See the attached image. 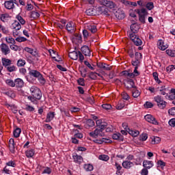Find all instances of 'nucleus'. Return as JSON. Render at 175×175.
Instances as JSON below:
<instances>
[{
	"label": "nucleus",
	"mask_w": 175,
	"mask_h": 175,
	"mask_svg": "<svg viewBox=\"0 0 175 175\" xmlns=\"http://www.w3.org/2000/svg\"><path fill=\"white\" fill-rule=\"evenodd\" d=\"M68 57H70L71 58V59L76 61L79 58V52H77V51L70 52L68 54Z\"/></svg>",
	"instance_id": "obj_28"
},
{
	"label": "nucleus",
	"mask_w": 175,
	"mask_h": 175,
	"mask_svg": "<svg viewBox=\"0 0 175 175\" xmlns=\"http://www.w3.org/2000/svg\"><path fill=\"white\" fill-rule=\"evenodd\" d=\"M148 139V135L146 133H143L139 136L140 142H146Z\"/></svg>",
	"instance_id": "obj_46"
},
{
	"label": "nucleus",
	"mask_w": 175,
	"mask_h": 175,
	"mask_svg": "<svg viewBox=\"0 0 175 175\" xmlns=\"http://www.w3.org/2000/svg\"><path fill=\"white\" fill-rule=\"evenodd\" d=\"M5 83L7 85H9V87H14V81L12 79H6Z\"/></svg>",
	"instance_id": "obj_62"
},
{
	"label": "nucleus",
	"mask_w": 175,
	"mask_h": 175,
	"mask_svg": "<svg viewBox=\"0 0 175 175\" xmlns=\"http://www.w3.org/2000/svg\"><path fill=\"white\" fill-rule=\"evenodd\" d=\"M132 94L133 98H139L140 96V92L136 88L132 90Z\"/></svg>",
	"instance_id": "obj_43"
},
{
	"label": "nucleus",
	"mask_w": 175,
	"mask_h": 175,
	"mask_svg": "<svg viewBox=\"0 0 175 175\" xmlns=\"http://www.w3.org/2000/svg\"><path fill=\"white\" fill-rule=\"evenodd\" d=\"M154 100L157 103V106L159 109H163L165 107H166V105H167V103L162 98V96H156L154 97Z\"/></svg>",
	"instance_id": "obj_4"
},
{
	"label": "nucleus",
	"mask_w": 175,
	"mask_h": 175,
	"mask_svg": "<svg viewBox=\"0 0 175 175\" xmlns=\"http://www.w3.org/2000/svg\"><path fill=\"white\" fill-rule=\"evenodd\" d=\"M6 94L10 96V98H16V93L13 90H8Z\"/></svg>",
	"instance_id": "obj_60"
},
{
	"label": "nucleus",
	"mask_w": 175,
	"mask_h": 175,
	"mask_svg": "<svg viewBox=\"0 0 175 175\" xmlns=\"http://www.w3.org/2000/svg\"><path fill=\"white\" fill-rule=\"evenodd\" d=\"M0 31H1L2 33H4V35H10V33L9 29L5 26H2V27L0 29Z\"/></svg>",
	"instance_id": "obj_50"
},
{
	"label": "nucleus",
	"mask_w": 175,
	"mask_h": 175,
	"mask_svg": "<svg viewBox=\"0 0 175 175\" xmlns=\"http://www.w3.org/2000/svg\"><path fill=\"white\" fill-rule=\"evenodd\" d=\"M10 18V16L9 14H1L0 15V19L3 23H6Z\"/></svg>",
	"instance_id": "obj_34"
},
{
	"label": "nucleus",
	"mask_w": 175,
	"mask_h": 175,
	"mask_svg": "<svg viewBox=\"0 0 175 175\" xmlns=\"http://www.w3.org/2000/svg\"><path fill=\"white\" fill-rule=\"evenodd\" d=\"M16 2V0H7L4 3V6L8 10H13V9L16 8V5H14Z\"/></svg>",
	"instance_id": "obj_9"
},
{
	"label": "nucleus",
	"mask_w": 175,
	"mask_h": 175,
	"mask_svg": "<svg viewBox=\"0 0 175 175\" xmlns=\"http://www.w3.org/2000/svg\"><path fill=\"white\" fill-rule=\"evenodd\" d=\"M165 53L169 57H175V50L167 49Z\"/></svg>",
	"instance_id": "obj_54"
},
{
	"label": "nucleus",
	"mask_w": 175,
	"mask_h": 175,
	"mask_svg": "<svg viewBox=\"0 0 175 175\" xmlns=\"http://www.w3.org/2000/svg\"><path fill=\"white\" fill-rule=\"evenodd\" d=\"M14 87L16 88H23L24 87V81L20 78H17L14 80Z\"/></svg>",
	"instance_id": "obj_20"
},
{
	"label": "nucleus",
	"mask_w": 175,
	"mask_h": 175,
	"mask_svg": "<svg viewBox=\"0 0 175 175\" xmlns=\"http://www.w3.org/2000/svg\"><path fill=\"white\" fill-rule=\"evenodd\" d=\"M0 49L2 54H3L4 55H8V54H10L11 53L10 48L8 44L5 43H2L1 44H0Z\"/></svg>",
	"instance_id": "obj_11"
},
{
	"label": "nucleus",
	"mask_w": 175,
	"mask_h": 175,
	"mask_svg": "<svg viewBox=\"0 0 175 175\" xmlns=\"http://www.w3.org/2000/svg\"><path fill=\"white\" fill-rule=\"evenodd\" d=\"M81 53L84 54L85 57H91V49L87 45H84L81 48Z\"/></svg>",
	"instance_id": "obj_14"
},
{
	"label": "nucleus",
	"mask_w": 175,
	"mask_h": 175,
	"mask_svg": "<svg viewBox=\"0 0 175 175\" xmlns=\"http://www.w3.org/2000/svg\"><path fill=\"white\" fill-rule=\"evenodd\" d=\"M16 18L18 20V22L21 24V25H25V20H24V18H22L21 16L18 15V16H16Z\"/></svg>",
	"instance_id": "obj_55"
},
{
	"label": "nucleus",
	"mask_w": 175,
	"mask_h": 175,
	"mask_svg": "<svg viewBox=\"0 0 175 175\" xmlns=\"http://www.w3.org/2000/svg\"><path fill=\"white\" fill-rule=\"evenodd\" d=\"M38 80L41 85H44V84H46V79L43 77V75L42 74L39 76Z\"/></svg>",
	"instance_id": "obj_47"
},
{
	"label": "nucleus",
	"mask_w": 175,
	"mask_h": 175,
	"mask_svg": "<svg viewBox=\"0 0 175 175\" xmlns=\"http://www.w3.org/2000/svg\"><path fill=\"white\" fill-rule=\"evenodd\" d=\"M77 81L79 85H81L82 87H84V85H85V80L83 78H79L77 79Z\"/></svg>",
	"instance_id": "obj_56"
},
{
	"label": "nucleus",
	"mask_w": 175,
	"mask_h": 175,
	"mask_svg": "<svg viewBox=\"0 0 175 175\" xmlns=\"http://www.w3.org/2000/svg\"><path fill=\"white\" fill-rule=\"evenodd\" d=\"M146 8L148 9V10H152L154 9V3L149 2L146 5Z\"/></svg>",
	"instance_id": "obj_63"
},
{
	"label": "nucleus",
	"mask_w": 175,
	"mask_h": 175,
	"mask_svg": "<svg viewBox=\"0 0 175 175\" xmlns=\"http://www.w3.org/2000/svg\"><path fill=\"white\" fill-rule=\"evenodd\" d=\"M72 133L76 139H83V134L79 133V130L73 129Z\"/></svg>",
	"instance_id": "obj_30"
},
{
	"label": "nucleus",
	"mask_w": 175,
	"mask_h": 175,
	"mask_svg": "<svg viewBox=\"0 0 175 175\" xmlns=\"http://www.w3.org/2000/svg\"><path fill=\"white\" fill-rule=\"evenodd\" d=\"M151 144H159L161 143V138L159 137L152 136L150 137Z\"/></svg>",
	"instance_id": "obj_27"
},
{
	"label": "nucleus",
	"mask_w": 175,
	"mask_h": 175,
	"mask_svg": "<svg viewBox=\"0 0 175 175\" xmlns=\"http://www.w3.org/2000/svg\"><path fill=\"white\" fill-rule=\"evenodd\" d=\"M122 165L124 169H131V167L135 166V163L131 161L126 160L122 162Z\"/></svg>",
	"instance_id": "obj_18"
},
{
	"label": "nucleus",
	"mask_w": 175,
	"mask_h": 175,
	"mask_svg": "<svg viewBox=\"0 0 175 175\" xmlns=\"http://www.w3.org/2000/svg\"><path fill=\"white\" fill-rule=\"evenodd\" d=\"M10 49L13 50V51H20V46L16 45V44H12L10 45Z\"/></svg>",
	"instance_id": "obj_59"
},
{
	"label": "nucleus",
	"mask_w": 175,
	"mask_h": 175,
	"mask_svg": "<svg viewBox=\"0 0 175 175\" xmlns=\"http://www.w3.org/2000/svg\"><path fill=\"white\" fill-rule=\"evenodd\" d=\"M87 16H96L97 12H96V10H94V8H89L86 10L85 12Z\"/></svg>",
	"instance_id": "obj_33"
},
{
	"label": "nucleus",
	"mask_w": 175,
	"mask_h": 175,
	"mask_svg": "<svg viewBox=\"0 0 175 175\" xmlns=\"http://www.w3.org/2000/svg\"><path fill=\"white\" fill-rule=\"evenodd\" d=\"M9 148H10V151L12 154H14V151H15V149H16V144L14 143V139H13V138L10 139Z\"/></svg>",
	"instance_id": "obj_22"
},
{
	"label": "nucleus",
	"mask_w": 175,
	"mask_h": 175,
	"mask_svg": "<svg viewBox=\"0 0 175 175\" xmlns=\"http://www.w3.org/2000/svg\"><path fill=\"white\" fill-rule=\"evenodd\" d=\"M135 12L139 16V21H140L142 24H146V16L147 15V11L146 9H136L135 10Z\"/></svg>",
	"instance_id": "obj_3"
},
{
	"label": "nucleus",
	"mask_w": 175,
	"mask_h": 175,
	"mask_svg": "<svg viewBox=\"0 0 175 175\" xmlns=\"http://www.w3.org/2000/svg\"><path fill=\"white\" fill-rule=\"evenodd\" d=\"M72 159L74 160V162L75 163H78V165H80L83 162V157L77 154V153H75L72 155Z\"/></svg>",
	"instance_id": "obj_21"
},
{
	"label": "nucleus",
	"mask_w": 175,
	"mask_h": 175,
	"mask_svg": "<svg viewBox=\"0 0 175 175\" xmlns=\"http://www.w3.org/2000/svg\"><path fill=\"white\" fill-rule=\"evenodd\" d=\"M142 58V53L139 52L135 53V58L132 59V65L135 68H139L140 64V59Z\"/></svg>",
	"instance_id": "obj_7"
},
{
	"label": "nucleus",
	"mask_w": 175,
	"mask_h": 175,
	"mask_svg": "<svg viewBox=\"0 0 175 175\" xmlns=\"http://www.w3.org/2000/svg\"><path fill=\"white\" fill-rule=\"evenodd\" d=\"M25 60L23 59H19L17 62V66L21 67V66H25Z\"/></svg>",
	"instance_id": "obj_58"
},
{
	"label": "nucleus",
	"mask_w": 175,
	"mask_h": 175,
	"mask_svg": "<svg viewBox=\"0 0 175 175\" xmlns=\"http://www.w3.org/2000/svg\"><path fill=\"white\" fill-rule=\"evenodd\" d=\"M15 40L18 43H23V42H27L28 40L25 37L19 36L16 38Z\"/></svg>",
	"instance_id": "obj_51"
},
{
	"label": "nucleus",
	"mask_w": 175,
	"mask_h": 175,
	"mask_svg": "<svg viewBox=\"0 0 175 175\" xmlns=\"http://www.w3.org/2000/svg\"><path fill=\"white\" fill-rule=\"evenodd\" d=\"M124 85L127 90H131V88H136V85H135V82L133 79H127L124 83Z\"/></svg>",
	"instance_id": "obj_16"
},
{
	"label": "nucleus",
	"mask_w": 175,
	"mask_h": 175,
	"mask_svg": "<svg viewBox=\"0 0 175 175\" xmlns=\"http://www.w3.org/2000/svg\"><path fill=\"white\" fill-rule=\"evenodd\" d=\"M147 91H150L151 94H155V92H158V90L152 86H150L146 88Z\"/></svg>",
	"instance_id": "obj_57"
},
{
	"label": "nucleus",
	"mask_w": 175,
	"mask_h": 175,
	"mask_svg": "<svg viewBox=\"0 0 175 175\" xmlns=\"http://www.w3.org/2000/svg\"><path fill=\"white\" fill-rule=\"evenodd\" d=\"M5 41L8 43V44H16V40H14V38H13L12 36L6 37Z\"/></svg>",
	"instance_id": "obj_40"
},
{
	"label": "nucleus",
	"mask_w": 175,
	"mask_h": 175,
	"mask_svg": "<svg viewBox=\"0 0 175 175\" xmlns=\"http://www.w3.org/2000/svg\"><path fill=\"white\" fill-rule=\"evenodd\" d=\"M90 137H102L105 136V133H103V129H96L94 131L89 133Z\"/></svg>",
	"instance_id": "obj_6"
},
{
	"label": "nucleus",
	"mask_w": 175,
	"mask_h": 175,
	"mask_svg": "<svg viewBox=\"0 0 175 175\" xmlns=\"http://www.w3.org/2000/svg\"><path fill=\"white\" fill-rule=\"evenodd\" d=\"M29 75L30 76H32L33 77H36V79H38L42 74L38 70H30L29 72Z\"/></svg>",
	"instance_id": "obj_26"
},
{
	"label": "nucleus",
	"mask_w": 175,
	"mask_h": 175,
	"mask_svg": "<svg viewBox=\"0 0 175 175\" xmlns=\"http://www.w3.org/2000/svg\"><path fill=\"white\" fill-rule=\"evenodd\" d=\"M44 170L42 172V174H51V168L49 167H43Z\"/></svg>",
	"instance_id": "obj_49"
},
{
	"label": "nucleus",
	"mask_w": 175,
	"mask_h": 175,
	"mask_svg": "<svg viewBox=\"0 0 175 175\" xmlns=\"http://www.w3.org/2000/svg\"><path fill=\"white\" fill-rule=\"evenodd\" d=\"M66 29L69 33H75V31H76V25L72 21L68 22L66 26Z\"/></svg>",
	"instance_id": "obj_12"
},
{
	"label": "nucleus",
	"mask_w": 175,
	"mask_h": 175,
	"mask_svg": "<svg viewBox=\"0 0 175 175\" xmlns=\"http://www.w3.org/2000/svg\"><path fill=\"white\" fill-rule=\"evenodd\" d=\"M115 166L116 167V174H121V170H122V167L121 166V165L116 162L115 163Z\"/></svg>",
	"instance_id": "obj_44"
},
{
	"label": "nucleus",
	"mask_w": 175,
	"mask_h": 175,
	"mask_svg": "<svg viewBox=\"0 0 175 175\" xmlns=\"http://www.w3.org/2000/svg\"><path fill=\"white\" fill-rule=\"evenodd\" d=\"M25 155L27 158H32L35 155V150L29 149L25 151Z\"/></svg>",
	"instance_id": "obj_32"
},
{
	"label": "nucleus",
	"mask_w": 175,
	"mask_h": 175,
	"mask_svg": "<svg viewBox=\"0 0 175 175\" xmlns=\"http://www.w3.org/2000/svg\"><path fill=\"white\" fill-rule=\"evenodd\" d=\"M157 47L159 49V50H162L163 51H165L167 47H169V45L167 44H165L163 40H159L157 42Z\"/></svg>",
	"instance_id": "obj_17"
},
{
	"label": "nucleus",
	"mask_w": 175,
	"mask_h": 175,
	"mask_svg": "<svg viewBox=\"0 0 175 175\" xmlns=\"http://www.w3.org/2000/svg\"><path fill=\"white\" fill-rule=\"evenodd\" d=\"M152 76H153L156 83H157L158 84H161V83H162V81H161V80H159V78L158 77V72H153Z\"/></svg>",
	"instance_id": "obj_53"
},
{
	"label": "nucleus",
	"mask_w": 175,
	"mask_h": 175,
	"mask_svg": "<svg viewBox=\"0 0 175 175\" xmlns=\"http://www.w3.org/2000/svg\"><path fill=\"white\" fill-rule=\"evenodd\" d=\"M30 91L32 94V96L36 98V99H38V100H40L42 99V91H40V89L36 86H32L30 88Z\"/></svg>",
	"instance_id": "obj_5"
},
{
	"label": "nucleus",
	"mask_w": 175,
	"mask_h": 175,
	"mask_svg": "<svg viewBox=\"0 0 175 175\" xmlns=\"http://www.w3.org/2000/svg\"><path fill=\"white\" fill-rule=\"evenodd\" d=\"M175 69V65H170L166 68V72L167 73H170L171 72H173Z\"/></svg>",
	"instance_id": "obj_61"
},
{
	"label": "nucleus",
	"mask_w": 175,
	"mask_h": 175,
	"mask_svg": "<svg viewBox=\"0 0 175 175\" xmlns=\"http://www.w3.org/2000/svg\"><path fill=\"white\" fill-rule=\"evenodd\" d=\"M12 29H21V25L17 21H14V22L12 24Z\"/></svg>",
	"instance_id": "obj_37"
},
{
	"label": "nucleus",
	"mask_w": 175,
	"mask_h": 175,
	"mask_svg": "<svg viewBox=\"0 0 175 175\" xmlns=\"http://www.w3.org/2000/svg\"><path fill=\"white\" fill-rule=\"evenodd\" d=\"M25 51H26L27 53H29V54H31V55H34V56L38 55V51H34L33 49H31L29 47H25Z\"/></svg>",
	"instance_id": "obj_35"
},
{
	"label": "nucleus",
	"mask_w": 175,
	"mask_h": 175,
	"mask_svg": "<svg viewBox=\"0 0 175 175\" xmlns=\"http://www.w3.org/2000/svg\"><path fill=\"white\" fill-rule=\"evenodd\" d=\"M21 133V129L20 128H16L13 132V135L14 137H20Z\"/></svg>",
	"instance_id": "obj_48"
},
{
	"label": "nucleus",
	"mask_w": 175,
	"mask_h": 175,
	"mask_svg": "<svg viewBox=\"0 0 175 175\" xmlns=\"http://www.w3.org/2000/svg\"><path fill=\"white\" fill-rule=\"evenodd\" d=\"M90 5H93L95 2H97L100 5L108 8L109 9H114L116 8V3L109 0H86Z\"/></svg>",
	"instance_id": "obj_2"
},
{
	"label": "nucleus",
	"mask_w": 175,
	"mask_h": 175,
	"mask_svg": "<svg viewBox=\"0 0 175 175\" xmlns=\"http://www.w3.org/2000/svg\"><path fill=\"white\" fill-rule=\"evenodd\" d=\"M6 69L8 72H16L17 68H16L14 66H8L6 67Z\"/></svg>",
	"instance_id": "obj_64"
},
{
	"label": "nucleus",
	"mask_w": 175,
	"mask_h": 175,
	"mask_svg": "<svg viewBox=\"0 0 175 175\" xmlns=\"http://www.w3.org/2000/svg\"><path fill=\"white\" fill-rule=\"evenodd\" d=\"M54 117H55V112H49L46 114V118L45 120V122H51V121L54 120Z\"/></svg>",
	"instance_id": "obj_23"
},
{
	"label": "nucleus",
	"mask_w": 175,
	"mask_h": 175,
	"mask_svg": "<svg viewBox=\"0 0 175 175\" xmlns=\"http://www.w3.org/2000/svg\"><path fill=\"white\" fill-rule=\"evenodd\" d=\"M98 158H99V159H100V161H105V162H107V161H109V159H110L109 156L106 155V154H100L98 157Z\"/></svg>",
	"instance_id": "obj_52"
},
{
	"label": "nucleus",
	"mask_w": 175,
	"mask_h": 175,
	"mask_svg": "<svg viewBox=\"0 0 175 175\" xmlns=\"http://www.w3.org/2000/svg\"><path fill=\"white\" fill-rule=\"evenodd\" d=\"M127 53L130 57L134 58L135 53H136V49H135V47L133 46H130L129 47Z\"/></svg>",
	"instance_id": "obj_31"
},
{
	"label": "nucleus",
	"mask_w": 175,
	"mask_h": 175,
	"mask_svg": "<svg viewBox=\"0 0 175 175\" xmlns=\"http://www.w3.org/2000/svg\"><path fill=\"white\" fill-rule=\"evenodd\" d=\"M143 166L145 169H151L154 166V162L148 160H144L143 162Z\"/></svg>",
	"instance_id": "obj_24"
},
{
	"label": "nucleus",
	"mask_w": 175,
	"mask_h": 175,
	"mask_svg": "<svg viewBox=\"0 0 175 175\" xmlns=\"http://www.w3.org/2000/svg\"><path fill=\"white\" fill-rule=\"evenodd\" d=\"M30 17L34 19L39 18V17H40V14L38 12L32 11L31 12Z\"/></svg>",
	"instance_id": "obj_45"
},
{
	"label": "nucleus",
	"mask_w": 175,
	"mask_h": 175,
	"mask_svg": "<svg viewBox=\"0 0 175 175\" xmlns=\"http://www.w3.org/2000/svg\"><path fill=\"white\" fill-rule=\"evenodd\" d=\"M96 124L100 129H105L107 126V123L104 122L103 119L97 120Z\"/></svg>",
	"instance_id": "obj_19"
},
{
	"label": "nucleus",
	"mask_w": 175,
	"mask_h": 175,
	"mask_svg": "<svg viewBox=\"0 0 175 175\" xmlns=\"http://www.w3.org/2000/svg\"><path fill=\"white\" fill-rule=\"evenodd\" d=\"M135 28L136 24H133L131 25V32L129 33V38L135 46H142V44H143V41H142V39H140L139 36L136 35V33L137 32V28Z\"/></svg>",
	"instance_id": "obj_1"
},
{
	"label": "nucleus",
	"mask_w": 175,
	"mask_h": 175,
	"mask_svg": "<svg viewBox=\"0 0 175 175\" xmlns=\"http://www.w3.org/2000/svg\"><path fill=\"white\" fill-rule=\"evenodd\" d=\"M72 42L75 44H79L83 42L81 35L75 33L74 36L72 37Z\"/></svg>",
	"instance_id": "obj_13"
},
{
	"label": "nucleus",
	"mask_w": 175,
	"mask_h": 175,
	"mask_svg": "<svg viewBox=\"0 0 175 175\" xmlns=\"http://www.w3.org/2000/svg\"><path fill=\"white\" fill-rule=\"evenodd\" d=\"M2 64L3 66H5L7 68L9 66L12 65V60L9 59H2Z\"/></svg>",
	"instance_id": "obj_41"
},
{
	"label": "nucleus",
	"mask_w": 175,
	"mask_h": 175,
	"mask_svg": "<svg viewBox=\"0 0 175 175\" xmlns=\"http://www.w3.org/2000/svg\"><path fill=\"white\" fill-rule=\"evenodd\" d=\"M102 6H98L96 8V12L97 14H104L105 16H109V9L105 5H101Z\"/></svg>",
	"instance_id": "obj_8"
},
{
	"label": "nucleus",
	"mask_w": 175,
	"mask_h": 175,
	"mask_svg": "<svg viewBox=\"0 0 175 175\" xmlns=\"http://www.w3.org/2000/svg\"><path fill=\"white\" fill-rule=\"evenodd\" d=\"M114 14L118 20H122V18H125V12L121 9H118Z\"/></svg>",
	"instance_id": "obj_15"
},
{
	"label": "nucleus",
	"mask_w": 175,
	"mask_h": 175,
	"mask_svg": "<svg viewBox=\"0 0 175 175\" xmlns=\"http://www.w3.org/2000/svg\"><path fill=\"white\" fill-rule=\"evenodd\" d=\"M144 119L148 122H150V124H152L153 125H159V122L154 116H152V115L148 114L144 116Z\"/></svg>",
	"instance_id": "obj_10"
},
{
	"label": "nucleus",
	"mask_w": 175,
	"mask_h": 175,
	"mask_svg": "<svg viewBox=\"0 0 175 175\" xmlns=\"http://www.w3.org/2000/svg\"><path fill=\"white\" fill-rule=\"evenodd\" d=\"M92 126H95V122L92 119H88L85 123V128L90 129Z\"/></svg>",
	"instance_id": "obj_25"
},
{
	"label": "nucleus",
	"mask_w": 175,
	"mask_h": 175,
	"mask_svg": "<svg viewBox=\"0 0 175 175\" xmlns=\"http://www.w3.org/2000/svg\"><path fill=\"white\" fill-rule=\"evenodd\" d=\"M83 167L86 172H92L94 170V165L91 164H85Z\"/></svg>",
	"instance_id": "obj_42"
},
{
	"label": "nucleus",
	"mask_w": 175,
	"mask_h": 175,
	"mask_svg": "<svg viewBox=\"0 0 175 175\" xmlns=\"http://www.w3.org/2000/svg\"><path fill=\"white\" fill-rule=\"evenodd\" d=\"M88 30L92 32V33H95L98 31V29L96 28V25L90 24L88 25Z\"/></svg>",
	"instance_id": "obj_29"
},
{
	"label": "nucleus",
	"mask_w": 175,
	"mask_h": 175,
	"mask_svg": "<svg viewBox=\"0 0 175 175\" xmlns=\"http://www.w3.org/2000/svg\"><path fill=\"white\" fill-rule=\"evenodd\" d=\"M109 142H110V139L106 138L96 139L94 140V143H96L97 144H103V143H109Z\"/></svg>",
	"instance_id": "obj_36"
},
{
	"label": "nucleus",
	"mask_w": 175,
	"mask_h": 175,
	"mask_svg": "<svg viewBox=\"0 0 175 175\" xmlns=\"http://www.w3.org/2000/svg\"><path fill=\"white\" fill-rule=\"evenodd\" d=\"M112 138L113 140H122V139H124V136H122L121 133H115L112 135Z\"/></svg>",
	"instance_id": "obj_39"
},
{
	"label": "nucleus",
	"mask_w": 175,
	"mask_h": 175,
	"mask_svg": "<svg viewBox=\"0 0 175 175\" xmlns=\"http://www.w3.org/2000/svg\"><path fill=\"white\" fill-rule=\"evenodd\" d=\"M168 99L170 100H174L175 99V89L172 88L170 90V92L169 93Z\"/></svg>",
	"instance_id": "obj_38"
}]
</instances>
